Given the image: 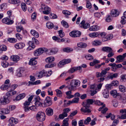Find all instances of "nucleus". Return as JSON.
<instances>
[{"label": "nucleus", "instance_id": "obj_45", "mask_svg": "<svg viewBox=\"0 0 126 126\" xmlns=\"http://www.w3.org/2000/svg\"><path fill=\"white\" fill-rule=\"evenodd\" d=\"M56 95L57 96L60 97L62 96V93L61 90L57 89L56 90Z\"/></svg>", "mask_w": 126, "mask_h": 126}, {"label": "nucleus", "instance_id": "obj_37", "mask_svg": "<svg viewBox=\"0 0 126 126\" xmlns=\"http://www.w3.org/2000/svg\"><path fill=\"white\" fill-rule=\"evenodd\" d=\"M102 43L101 41L98 40H96L94 41L93 43V45L98 46L100 45Z\"/></svg>", "mask_w": 126, "mask_h": 126}, {"label": "nucleus", "instance_id": "obj_1", "mask_svg": "<svg viewBox=\"0 0 126 126\" xmlns=\"http://www.w3.org/2000/svg\"><path fill=\"white\" fill-rule=\"evenodd\" d=\"M93 103H82V105L83 106L81 108V111L84 113H89L91 111L89 108L90 105L93 104Z\"/></svg>", "mask_w": 126, "mask_h": 126}, {"label": "nucleus", "instance_id": "obj_41", "mask_svg": "<svg viewBox=\"0 0 126 126\" xmlns=\"http://www.w3.org/2000/svg\"><path fill=\"white\" fill-rule=\"evenodd\" d=\"M29 96L27 97L28 101H26L25 102H31L33 98V97L35 95H29Z\"/></svg>", "mask_w": 126, "mask_h": 126}, {"label": "nucleus", "instance_id": "obj_23", "mask_svg": "<svg viewBox=\"0 0 126 126\" xmlns=\"http://www.w3.org/2000/svg\"><path fill=\"white\" fill-rule=\"evenodd\" d=\"M34 97L33 102H41L42 101V100L38 95H35Z\"/></svg>", "mask_w": 126, "mask_h": 126}, {"label": "nucleus", "instance_id": "obj_55", "mask_svg": "<svg viewBox=\"0 0 126 126\" xmlns=\"http://www.w3.org/2000/svg\"><path fill=\"white\" fill-rule=\"evenodd\" d=\"M7 40L10 43H15L17 41V40L14 38H9Z\"/></svg>", "mask_w": 126, "mask_h": 126}, {"label": "nucleus", "instance_id": "obj_25", "mask_svg": "<svg viewBox=\"0 0 126 126\" xmlns=\"http://www.w3.org/2000/svg\"><path fill=\"white\" fill-rule=\"evenodd\" d=\"M69 119L68 118L64 119L63 121V124L61 126H69L68 121Z\"/></svg>", "mask_w": 126, "mask_h": 126}, {"label": "nucleus", "instance_id": "obj_32", "mask_svg": "<svg viewBox=\"0 0 126 126\" xmlns=\"http://www.w3.org/2000/svg\"><path fill=\"white\" fill-rule=\"evenodd\" d=\"M55 59V58L54 57L51 56L46 58V61L47 63H49L54 61Z\"/></svg>", "mask_w": 126, "mask_h": 126}, {"label": "nucleus", "instance_id": "obj_21", "mask_svg": "<svg viewBox=\"0 0 126 126\" xmlns=\"http://www.w3.org/2000/svg\"><path fill=\"white\" fill-rule=\"evenodd\" d=\"M102 94L104 97L108 98L109 94V90L107 89H104L103 91Z\"/></svg>", "mask_w": 126, "mask_h": 126}, {"label": "nucleus", "instance_id": "obj_19", "mask_svg": "<svg viewBox=\"0 0 126 126\" xmlns=\"http://www.w3.org/2000/svg\"><path fill=\"white\" fill-rule=\"evenodd\" d=\"M46 114L49 116L52 115L53 113L52 109L50 108H48L46 110Z\"/></svg>", "mask_w": 126, "mask_h": 126}, {"label": "nucleus", "instance_id": "obj_31", "mask_svg": "<svg viewBox=\"0 0 126 126\" xmlns=\"http://www.w3.org/2000/svg\"><path fill=\"white\" fill-rule=\"evenodd\" d=\"M119 91L123 93L126 92V88L124 86L120 85L119 86Z\"/></svg>", "mask_w": 126, "mask_h": 126}, {"label": "nucleus", "instance_id": "obj_17", "mask_svg": "<svg viewBox=\"0 0 126 126\" xmlns=\"http://www.w3.org/2000/svg\"><path fill=\"white\" fill-rule=\"evenodd\" d=\"M29 46L27 48L28 50H30L34 49L35 47L34 43L32 41H29L28 43Z\"/></svg>", "mask_w": 126, "mask_h": 126}, {"label": "nucleus", "instance_id": "obj_50", "mask_svg": "<svg viewBox=\"0 0 126 126\" xmlns=\"http://www.w3.org/2000/svg\"><path fill=\"white\" fill-rule=\"evenodd\" d=\"M10 86H9L8 85H5L4 84L2 85L0 87V88L1 90H5L9 87Z\"/></svg>", "mask_w": 126, "mask_h": 126}, {"label": "nucleus", "instance_id": "obj_11", "mask_svg": "<svg viewBox=\"0 0 126 126\" xmlns=\"http://www.w3.org/2000/svg\"><path fill=\"white\" fill-rule=\"evenodd\" d=\"M46 25L47 28L50 29L53 28L55 30H57L58 28L57 26H55L53 23L49 22H47L46 23Z\"/></svg>", "mask_w": 126, "mask_h": 126}, {"label": "nucleus", "instance_id": "obj_57", "mask_svg": "<svg viewBox=\"0 0 126 126\" xmlns=\"http://www.w3.org/2000/svg\"><path fill=\"white\" fill-rule=\"evenodd\" d=\"M63 14L65 16H68L70 15L71 14V12L67 10H64L62 12Z\"/></svg>", "mask_w": 126, "mask_h": 126}, {"label": "nucleus", "instance_id": "obj_26", "mask_svg": "<svg viewBox=\"0 0 126 126\" xmlns=\"http://www.w3.org/2000/svg\"><path fill=\"white\" fill-rule=\"evenodd\" d=\"M94 104L95 105H98V106H101L99 108L98 110L99 111H101L102 110V109L104 107H105V104H104V103H94Z\"/></svg>", "mask_w": 126, "mask_h": 126}, {"label": "nucleus", "instance_id": "obj_61", "mask_svg": "<svg viewBox=\"0 0 126 126\" xmlns=\"http://www.w3.org/2000/svg\"><path fill=\"white\" fill-rule=\"evenodd\" d=\"M52 39L60 43V38L56 36H53L52 37Z\"/></svg>", "mask_w": 126, "mask_h": 126}, {"label": "nucleus", "instance_id": "obj_34", "mask_svg": "<svg viewBox=\"0 0 126 126\" xmlns=\"http://www.w3.org/2000/svg\"><path fill=\"white\" fill-rule=\"evenodd\" d=\"M72 92L71 91H69L66 92V94L67 96V97L68 99H70L74 97V95H71Z\"/></svg>", "mask_w": 126, "mask_h": 126}, {"label": "nucleus", "instance_id": "obj_52", "mask_svg": "<svg viewBox=\"0 0 126 126\" xmlns=\"http://www.w3.org/2000/svg\"><path fill=\"white\" fill-rule=\"evenodd\" d=\"M16 37L18 40H22L23 37L22 35L20 33H17L16 34Z\"/></svg>", "mask_w": 126, "mask_h": 126}, {"label": "nucleus", "instance_id": "obj_24", "mask_svg": "<svg viewBox=\"0 0 126 126\" xmlns=\"http://www.w3.org/2000/svg\"><path fill=\"white\" fill-rule=\"evenodd\" d=\"M9 122L10 123L13 124V123H14L15 124H16L18 123V120L16 118L12 117L10 118Z\"/></svg>", "mask_w": 126, "mask_h": 126}, {"label": "nucleus", "instance_id": "obj_58", "mask_svg": "<svg viewBox=\"0 0 126 126\" xmlns=\"http://www.w3.org/2000/svg\"><path fill=\"white\" fill-rule=\"evenodd\" d=\"M90 90H97V86L95 84L91 85L90 86Z\"/></svg>", "mask_w": 126, "mask_h": 126}, {"label": "nucleus", "instance_id": "obj_12", "mask_svg": "<svg viewBox=\"0 0 126 126\" xmlns=\"http://www.w3.org/2000/svg\"><path fill=\"white\" fill-rule=\"evenodd\" d=\"M80 27L81 28L84 29L89 28L90 26V24L88 23H86L84 20H83L79 24Z\"/></svg>", "mask_w": 126, "mask_h": 126}, {"label": "nucleus", "instance_id": "obj_6", "mask_svg": "<svg viewBox=\"0 0 126 126\" xmlns=\"http://www.w3.org/2000/svg\"><path fill=\"white\" fill-rule=\"evenodd\" d=\"M80 81L77 79H74L72 80L70 83V85L72 88L78 87L80 85Z\"/></svg>", "mask_w": 126, "mask_h": 126}, {"label": "nucleus", "instance_id": "obj_56", "mask_svg": "<svg viewBox=\"0 0 126 126\" xmlns=\"http://www.w3.org/2000/svg\"><path fill=\"white\" fill-rule=\"evenodd\" d=\"M65 63L63 60H62L58 64V66L60 67H61L62 66L65 64Z\"/></svg>", "mask_w": 126, "mask_h": 126}, {"label": "nucleus", "instance_id": "obj_16", "mask_svg": "<svg viewBox=\"0 0 126 126\" xmlns=\"http://www.w3.org/2000/svg\"><path fill=\"white\" fill-rule=\"evenodd\" d=\"M25 46V44L22 42L17 43L14 45L15 47L17 49H21Z\"/></svg>", "mask_w": 126, "mask_h": 126}, {"label": "nucleus", "instance_id": "obj_38", "mask_svg": "<svg viewBox=\"0 0 126 126\" xmlns=\"http://www.w3.org/2000/svg\"><path fill=\"white\" fill-rule=\"evenodd\" d=\"M63 52H69L72 51L73 49L69 47H68L63 48Z\"/></svg>", "mask_w": 126, "mask_h": 126}, {"label": "nucleus", "instance_id": "obj_28", "mask_svg": "<svg viewBox=\"0 0 126 126\" xmlns=\"http://www.w3.org/2000/svg\"><path fill=\"white\" fill-rule=\"evenodd\" d=\"M11 58L13 61L16 62L19 60L20 57L18 55H13L11 56Z\"/></svg>", "mask_w": 126, "mask_h": 126}, {"label": "nucleus", "instance_id": "obj_40", "mask_svg": "<svg viewBox=\"0 0 126 126\" xmlns=\"http://www.w3.org/2000/svg\"><path fill=\"white\" fill-rule=\"evenodd\" d=\"M89 35L90 37H91L94 38L98 36L99 33L96 32H95L93 33H90L89 34Z\"/></svg>", "mask_w": 126, "mask_h": 126}, {"label": "nucleus", "instance_id": "obj_3", "mask_svg": "<svg viewBox=\"0 0 126 126\" xmlns=\"http://www.w3.org/2000/svg\"><path fill=\"white\" fill-rule=\"evenodd\" d=\"M45 115L43 112H39L36 115V118L39 121L42 122L45 120Z\"/></svg>", "mask_w": 126, "mask_h": 126}, {"label": "nucleus", "instance_id": "obj_35", "mask_svg": "<svg viewBox=\"0 0 126 126\" xmlns=\"http://www.w3.org/2000/svg\"><path fill=\"white\" fill-rule=\"evenodd\" d=\"M37 63V61L35 60V59L32 58L30 60L29 63L30 65H34L36 64Z\"/></svg>", "mask_w": 126, "mask_h": 126}, {"label": "nucleus", "instance_id": "obj_47", "mask_svg": "<svg viewBox=\"0 0 126 126\" xmlns=\"http://www.w3.org/2000/svg\"><path fill=\"white\" fill-rule=\"evenodd\" d=\"M58 34L59 36L61 38H62L65 35V34L64 32H63V30H60L58 31Z\"/></svg>", "mask_w": 126, "mask_h": 126}, {"label": "nucleus", "instance_id": "obj_42", "mask_svg": "<svg viewBox=\"0 0 126 126\" xmlns=\"http://www.w3.org/2000/svg\"><path fill=\"white\" fill-rule=\"evenodd\" d=\"M62 25L65 28H68L69 27V26L67 23L64 20H62L61 22Z\"/></svg>", "mask_w": 126, "mask_h": 126}, {"label": "nucleus", "instance_id": "obj_48", "mask_svg": "<svg viewBox=\"0 0 126 126\" xmlns=\"http://www.w3.org/2000/svg\"><path fill=\"white\" fill-rule=\"evenodd\" d=\"M6 4L3 3L0 5V11H3L5 9Z\"/></svg>", "mask_w": 126, "mask_h": 126}, {"label": "nucleus", "instance_id": "obj_14", "mask_svg": "<svg viewBox=\"0 0 126 126\" xmlns=\"http://www.w3.org/2000/svg\"><path fill=\"white\" fill-rule=\"evenodd\" d=\"M81 69V66L74 67L71 68L68 71L69 73H73L74 72L78 70Z\"/></svg>", "mask_w": 126, "mask_h": 126}, {"label": "nucleus", "instance_id": "obj_43", "mask_svg": "<svg viewBox=\"0 0 126 126\" xmlns=\"http://www.w3.org/2000/svg\"><path fill=\"white\" fill-rule=\"evenodd\" d=\"M112 86L117 87L119 84V82L117 80L113 81L111 83Z\"/></svg>", "mask_w": 126, "mask_h": 126}, {"label": "nucleus", "instance_id": "obj_53", "mask_svg": "<svg viewBox=\"0 0 126 126\" xmlns=\"http://www.w3.org/2000/svg\"><path fill=\"white\" fill-rule=\"evenodd\" d=\"M58 51V49L56 48H53L50 50V52L51 54H54L56 53Z\"/></svg>", "mask_w": 126, "mask_h": 126}, {"label": "nucleus", "instance_id": "obj_62", "mask_svg": "<svg viewBox=\"0 0 126 126\" xmlns=\"http://www.w3.org/2000/svg\"><path fill=\"white\" fill-rule=\"evenodd\" d=\"M79 98L78 97L73 98L72 101H69L68 102H78L79 101Z\"/></svg>", "mask_w": 126, "mask_h": 126}, {"label": "nucleus", "instance_id": "obj_46", "mask_svg": "<svg viewBox=\"0 0 126 126\" xmlns=\"http://www.w3.org/2000/svg\"><path fill=\"white\" fill-rule=\"evenodd\" d=\"M9 2L11 3L16 4L20 2L19 0H9Z\"/></svg>", "mask_w": 126, "mask_h": 126}, {"label": "nucleus", "instance_id": "obj_9", "mask_svg": "<svg viewBox=\"0 0 126 126\" xmlns=\"http://www.w3.org/2000/svg\"><path fill=\"white\" fill-rule=\"evenodd\" d=\"M10 95L9 93H7L6 95L4 96L0 99V102H6L10 101L9 99V96L8 95Z\"/></svg>", "mask_w": 126, "mask_h": 126}, {"label": "nucleus", "instance_id": "obj_63", "mask_svg": "<svg viewBox=\"0 0 126 126\" xmlns=\"http://www.w3.org/2000/svg\"><path fill=\"white\" fill-rule=\"evenodd\" d=\"M124 58L123 56V55H119L116 58L117 59L119 60L120 61H121V60H123Z\"/></svg>", "mask_w": 126, "mask_h": 126}, {"label": "nucleus", "instance_id": "obj_15", "mask_svg": "<svg viewBox=\"0 0 126 126\" xmlns=\"http://www.w3.org/2000/svg\"><path fill=\"white\" fill-rule=\"evenodd\" d=\"M52 103H35V105L37 106H40L43 107H47L49 106Z\"/></svg>", "mask_w": 126, "mask_h": 126}, {"label": "nucleus", "instance_id": "obj_2", "mask_svg": "<svg viewBox=\"0 0 126 126\" xmlns=\"http://www.w3.org/2000/svg\"><path fill=\"white\" fill-rule=\"evenodd\" d=\"M8 109H2L0 110V114H6L9 113L10 112V110L12 111L15 109L16 108V106L14 105L10 106L8 108Z\"/></svg>", "mask_w": 126, "mask_h": 126}, {"label": "nucleus", "instance_id": "obj_8", "mask_svg": "<svg viewBox=\"0 0 126 126\" xmlns=\"http://www.w3.org/2000/svg\"><path fill=\"white\" fill-rule=\"evenodd\" d=\"M81 34V32L78 31H73L69 33L70 36L73 37H79Z\"/></svg>", "mask_w": 126, "mask_h": 126}, {"label": "nucleus", "instance_id": "obj_5", "mask_svg": "<svg viewBox=\"0 0 126 126\" xmlns=\"http://www.w3.org/2000/svg\"><path fill=\"white\" fill-rule=\"evenodd\" d=\"M41 9L43 13L45 14H48L51 12L50 8L47 6H46L43 4L41 5Z\"/></svg>", "mask_w": 126, "mask_h": 126}, {"label": "nucleus", "instance_id": "obj_13", "mask_svg": "<svg viewBox=\"0 0 126 126\" xmlns=\"http://www.w3.org/2000/svg\"><path fill=\"white\" fill-rule=\"evenodd\" d=\"M110 14L111 17H115L119 15V12L116 9H113L111 10Z\"/></svg>", "mask_w": 126, "mask_h": 126}, {"label": "nucleus", "instance_id": "obj_4", "mask_svg": "<svg viewBox=\"0 0 126 126\" xmlns=\"http://www.w3.org/2000/svg\"><path fill=\"white\" fill-rule=\"evenodd\" d=\"M47 51V49L46 48H40L35 50L34 52V54L35 56H38Z\"/></svg>", "mask_w": 126, "mask_h": 126}, {"label": "nucleus", "instance_id": "obj_49", "mask_svg": "<svg viewBox=\"0 0 126 126\" xmlns=\"http://www.w3.org/2000/svg\"><path fill=\"white\" fill-rule=\"evenodd\" d=\"M16 30L18 32H20L21 30L24 31V29L22 26H18L16 27Z\"/></svg>", "mask_w": 126, "mask_h": 126}, {"label": "nucleus", "instance_id": "obj_54", "mask_svg": "<svg viewBox=\"0 0 126 126\" xmlns=\"http://www.w3.org/2000/svg\"><path fill=\"white\" fill-rule=\"evenodd\" d=\"M111 16H110L109 15H107L106 16V18L105 19L106 21L108 22L111 21L112 20Z\"/></svg>", "mask_w": 126, "mask_h": 126}, {"label": "nucleus", "instance_id": "obj_29", "mask_svg": "<svg viewBox=\"0 0 126 126\" xmlns=\"http://www.w3.org/2000/svg\"><path fill=\"white\" fill-rule=\"evenodd\" d=\"M31 33L36 38H38L39 35L38 32L33 30H32L31 31Z\"/></svg>", "mask_w": 126, "mask_h": 126}, {"label": "nucleus", "instance_id": "obj_7", "mask_svg": "<svg viewBox=\"0 0 126 126\" xmlns=\"http://www.w3.org/2000/svg\"><path fill=\"white\" fill-rule=\"evenodd\" d=\"M2 22L8 25H11L14 23L13 20H11L10 18L7 17H5L2 19L1 20Z\"/></svg>", "mask_w": 126, "mask_h": 126}, {"label": "nucleus", "instance_id": "obj_18", "mask_svg": "<svg viewBox=\"0 0 126 126\" xmlns=\"http://www.w3.org/2000/svg\"><path fill=\"white\" fill-rule=\"evenodd\" d=\"M106 34L105 32H102L99 34V36H100L102 38V40L103 42H105L107 41V39L106 38Z\"/></svg>", "mask_w": 126, "mask_h": 126}, {"label": "nucleus", "instance_id": "obj_60", "mask_svg": "<svg viewBox=\"0 0 126 126\" xmlns=\"http://www.w3.org/2000/svg\"><path fill=\"white\" fill-rule=\"evenodd\" d=\"M78 113V111L77 110H76L74 111H72L70 113V115L68 116V117H72L76 115Z\"/></svg>", "mask_w": 126, "mask_h": 126}, {"label": "nucleus", "instance_id": "obj_30", "mask_svg": "<svg viewBox=\"0 0 126 126\" xmlns=\"http://www.w3.org/2000/svg\"><path fill=\"white\" fill-rule=\"evenodd\" d=\"M45 71L44 70L39 72L38 77L39 78H41L43 76H47L46 75L45 73Z\"/></svg>", "mask_w": 126, "mask_h": 126}, {"label": "nucleus", "instance_id": "obj_59", "mask_svg": "<svg viewBox=\"0 0 126 126\" xmlns=\"http://www.w3.org/2000/svg\"><path fill=\"white\" fill-rule=\"evenodd\" d=\"M91 121V118L90 117H88L84 121V123L86 125H88Z\"/></svg>", "mask_w": 126, "mask_h": 126}, {"label": "nucleus", "instance_id": "obj_10", "mask_svg": "<svg viewBox=\"0 0 126 126\" xmlns=\"http://www.w3.org/2000/svg\"><path fill=\"white\" fill-rule=\"evenodd\" d=\"M110 94L114 98H116L117 97L120 98L121 97L120 94L119 93H117V91L116 90H114L111 91Z\"/></svg>", "mask_w": 126, "mask_h": 126}, {"label": "nucleus", "instance_id": "obj_36", "mask_svg": "<svg viewBox=\"0 0 126 126\" xmlns=\"http://www.w3.org/2000/svg\"><path fill=\"white\" fill-rule=\"evenodd\" d=\"M7 47L4 45H2L0 46V53L2 52V51H5L6 50Z\"/></svg>", "mask_w": 126, "mask_h": 126}, {"label": "nucleus", "instance_id": "obj_27", "mask_svg": "<svg viewBox=\"0 0 126 126\" xmlns=\"http://www.w3.org/2000/svg\"><path fill=\"white\" fill-rule=\"evenodd\" d=\"M99 26L96 25H95L90 27L89 29L90 31H96L99 30Z\"/></svg>", "mask_w": 126, "mask_h": 126}, {"label": "nucleus", "instance_id": "obj_20", "mask_svg": "<svg viewBox=\"0 0 126 126\" xmlns=\"http://www.w3.org/2000/svg\"><path fill=\"white\" fill-rule=\"evenodd\" d=\"M102 50L104 51L109 53L112 52L113 51L111 48L108 47H103L102 49Z\"/></svg>", "mask_w": 126, "mask_h": 126}, {"label": "nucleus", "instance_id": "obj_51", "mask_svg": "<svg viewBox=\"0 0 126 126\" xmlns=\"http://www.w3.org/2000/svg\"><path fill=\"white\" fill-rule=\"evenodd\" d=\"M85 57L87 60H92L93 59V57L90 54H88L85 56Z\"/></svg>", "mask_w": 126, "mask_h": 126}, {"label": "nucleus", "instance_id": "obj_44", "mask_svg": "<svg viewBox=\"0 0 126 126\" xmlns=\"http://www.w3.org/2000/svg\"><path fill=\"white\" fill-rule=\"evenodd\" d=\"M21 6L22 10L24 12L27 9L26 4L24 3H22L21 4Z\"/></svg>", "mask_w": 126, "mask_h": 126}, {"label": "nucleus", "instance_id": "obj_22", "mask_svg": "<svg viewBox=\"0 0 126 126\" xmlns=\"http://www.w3.org/2000/svg\"><path fill=\"white\" fill-rule=\"evenodd\" d=\"M24 72V70L22 68H20L17 73V75L19 77H22L23 76Z\"/></svg>", "mask_w": 126, "mask_h": 126}, {"label": "nucleus", "instance_id": "obj_64", "mask_svg": "<svg viewBox=\"0 0 126 126\" xmlns=\"http://www.w3.org/2000/svg\"><path fill=\"white\" fill-rule=\"evenodd\" d=\"M118 118L122 119H126V113L122 114L120 116L118 117Z\"/></svg>", "mask_w": 126, "mask_h": 126}, {"label": "nucleus", "instance_id": "obj_39", "mask_svg": "<svg viewBox=\"0 0 126 126\" xmlns=\"http://www.w3.org/2000/svg\"><path fill=\"white\" fill-rule=\"evenodd\" d=\"M86 102H100V101L94 99H88L87 100Z\"/></svg>", "mask_w": 126, "mask_h": 126}, {"label": "nucleus", "instance_id": "obj_33", "mask_svg": "<svg viewBox=\"0 0 126 126\" xmlns=\"http://www.w3.org/2000/svg\"><path fill=\"white\" fill-rule=\"evenodd\" d=\"M77 45L79 47L82 48H85L87 46L86 44L82 42H79L78 43Z\"/></svg>", "mask_w": 126, "mask_h": 126}]
</instances>
